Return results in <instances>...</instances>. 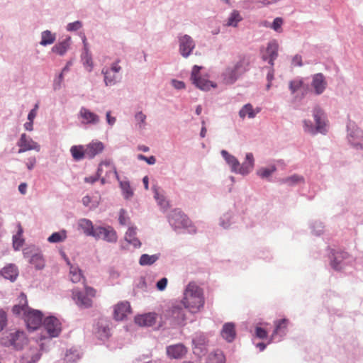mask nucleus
Segmentation results:
<instances>
[{"mask_svg":"<svg viewBox=\"0 0 363 363\" xmlns=\"http://www.w3.org/2000/svg\"><path fill=\"white\" fill-rule=\"evenodd\" d=\"M312 116L315 124L309 120L302 121L303 132L312 136L318 134L327 135L329 129L328 121L325 111L319 106H315L312 110Z\"/></svg>","mask_w":363,"mask_h":363,"instance_id":"nucleus-1","label":"nucleus"},{"mask_svg":"<svg viewBox=\"0 0 363 363\" xmlns=\"http://www.w3.org/2000/svg\"><path fill=\"white\" fill-rule=\"evenodd\" d=\"M190 313H195L204 305L203 290L196 283L190 282L184 291V298L181 301Z\"/></svg>","mask_w":363,"mask_h":363,"instance_id":"nucleus-2","label":"nucleus"},{"mask_svg":"<svg viewBox=\"0 0 363 363\" xmlns=\"http://www.w3.org/2000/svg\"><path fill=\"white\" fill-rule=\"evenodd\" d=\"M250 62L242 57L234 65H228L223 71L221 78L226 85H232L236 82L246 72L249 70Z\"/></svg>","mask_w":363,"mask_h":363,"instance_id":"nucleus-3","label":"nucleus"},{"mask_svg":"<svg viewBox=\"0 0 363 363\" xmlns=\"http://www.w3.org/2000/svg\"><path fill=\"white\" fill-rule=\"evenodd\" d=\"M169 225L175 230H186L188 233H196V229L189 218L181 210L176 208L170 211L167 216Z\"/></svg>","mask_w":363,"mask_h":363,"instance_id":"nucleus-4","label":"nucleus"},{"mask_svg":"<svg viewBox=\"0 0 363 363\" xmlns=\"http://www.w3.org/2000/svg\"><path fill=\"white\" fill-rule=\"evenodd\" d=\"M28 340L25 332L13 330L4 333L0 340V343L4 347H11L15 350H21L27 345Z\"/></svg>","mask_w":363,"mask_h":363,"instance_id":"nucleus-5","label":"nucleus"},{"mask_svg":"<svg viewBox=\"0 0 363 363\" xmlns=\"http://www.w3.org/2000/svg\"><path fill=\"white\" fill-rule=\"evenodd\" d=\"M186 310L184 303L181 301H175L171 303L164 313V316L173 325H183L186 318Z\"/></svg>","mask_w":363,"mask_h":363,"instance_id":"nucleus-6","label":"nucleus"},{"mask_svg":"<svg viewBox=\"0 0 363 363\" xmlns=\"http://www.w3.org/2000/svg\"><path fill=\"white\" fill-rule=\"evenodd\" d=\"M24 258L33 265L36 270H42L45 266V259L42 251L35 245L28 246L23 250Z\"/></svg>","mask_w":363,"mask_h":363,"instance_id":"nucleus-7","label":"nucleus"},{"mask_svg":"<svg viewBox=\"0 0 363 363\" xmlns=\"http://www.w3.org/2000/svg\"><path fill=\"white\" fill-rule=\"evenodd\" d=\"M347 140L354 149L363 150V130L354 122L349 121L347 124Z\"/></svg>","mask_w":363,"mask_h":363,"instance_id":"nucleus-8","label":"nucleus"},{"mask_svg":"<svg viewBox=\"0 0 363 363\" xmlns=\"http://www.w3.org/2000/svg\"><path fill=\"white\" fill-rule=\"evenodd\" d=\"M121 60L117 59L112 62L109 67H104L101 74L104 75V82L106 86H114L121 80L120 74L122 67L119 65Z\"/></svg>","mask_w":363,"mask_h":363,"instance_id":"nucleus-9","label":"nucleus"},{"mask_svg":"<svg viewBox=\"0 0 363 363\" xmlns=\"http://www.w3.org/2000/svg\"><path fill=\"white\" fill-rule=\"evenodd\" d=\"M177 38L179 53L184 58H188L196 48L195 40L189 35L182 33H179Z\"/></svg>","mask_w":363,"mask_h":363,"instance_id":"nucleus-10","label":"nucleus"},{"mask_svg":"<svg viewBox=\"0 0 363 363\" xmlns=\"http://www.w3.org/2000/svg\"><path fill=\"white\" fill-rule=\"evenodd\" d=\"M330 259L331 267L335 270L340 271L352 262V257L346 252L332 250Z\"/></svg>","mask_w":363,"mask_h":363,"instance_id":"nucleus-11","label":"nucleus"},{"mask_svg":"<svg viewBox=\"0 0 363 363\" xmlns=\"http://www.w3.org/2000/svg\"><path fill=\"white\" fill-rule=\"evenodd\" d=\"M208 342L206 334L202 332L195 333L192 336L194 353L198 356L205 354L208 347Z\"/></svg>","mask_w":363,"mask_h":363,"instance_id":"nucleus-12","label":"nucleus"},{"mask_svg":"<svg viewBox=\"0 0 363 363\" xmlns=\"http://www.w3.org/2000/svg\"><path fill=\"white\" fill-rule=\"evenodd\" d=\"M96 337L104 342L111 336V323L106 319H99L94 326Z\"/></svg>","mask_w":363,"mask_h":363,"instance_id":"nucleus-13","label":"nucleus"},{"mask_svg":"<svg viewBox=\"0 0 363 363\" xmlns=\"http://www.w3.org/2000/svg\"><path fill=\"white\" fill-rule=\"evenodd\" d=\"M43 326L50 338L59 336L62 331L60 321L53 315L46 317L43 320Z\"/></svg>","mask_w":363,"mask_h":363,"instance_id":"nucleus-14","label":"nucleus"},{"mask_svg":"<svg viewBox=\"0 0 363 363\" xmlns=\"http://www.w3.org/2000/svg\"><path fill=\"white\" fill-rule=\"evenodd\" d=\"M289 320L282 318L274 321V330L271 335L269 342H279L281 341L288 332Z\"/></svg>","mask_w":363,"mask_h":363,"instance_id":"nucleus-15","label":"nucleus"},{"mask_svg":"<svg viewBox=\"0 0 363 363\" xmlns=\"http://www.w3.org/2000/svg\"><path fill=\"white\" fill-rule=\"evenodd\" d=\"M93 238L96 240H103L108 242H116L117 241V234L115 230L111 227L95 226V230Z\"/></svg>","mask_w":363,"mask_h":363,"instance_id":"nucleus-16","label":"nucleus"},{"mask_svg":"<svg viewBox=\"0 0 363 363\" xmlns=\"http://www.w3.org/2000/svg\"><path fill=\"white\" fill-rule=\"evenodd\" d=\"M78 118L83 125H98L101 122L99 115L84 106L80 108L78 113Z\"/></svg>","mask_w":363,"mask_h":363,"instance_id":"nucleus-17","label":"nucleus"},{"mask_svg":"<svg viewBox=\"0 0 363 363\" xmlns=\"http://www.w3.org/2000/svg\"><path fill=\"white\" fill-rule=\"evenodd\" d=\"M17 146L19 147L18 153H22L29 150H35L36 152H40V145L26 133L21 135L17 142Z\"/></svg>","mask_w":363,"mask_h":363,"instance_id":"nucleus-18","label":"nucleus"},{"mask_svg":"<svg viewBox=\"0 0 363 363\" xmlns=\"http://www.w3.org/2000/svg\"><path fill=\"white\" fill-rule=\"evenodd\" d=\"M25 321L27 327L33 330L38 329L43 323V313L40 311L30 309L25 315Z\"/></svg>","mask_w":363,"mask_h":363,"instance_id":"nucleus-19","label":"nucleus"},{"mask_svg":"<svg viewBox=\"0 0 363 363\" xmlns=\"http://www.w3.org/2000/svg\"><path fill=\"white\" fill-rule=\"evenodd\" d=\"M279 44L276 40H270L267 43L265 52L262 55V60L274 67V61L278 57Z\"/></svg>","mask_w":363,"mask_h":363,"instance_id":"nucleus-20","label":"nucleus"},{"mask_svg":"<svg viewBox=\"0 0 363 363\" xmlns=\"http://www.w3.org/2000/svg\"><path fill=\"white\" fill-rule=\"evenodd\" d=\"M255 167V158L254 155L252 152H247L245 155V161L240 164L239 162V166L238 169V174H240L242 176L248 175L251 173Z\"/></svg>","mask_w":363,"mask_h":363,"instance_id":"nucleus-21","label":"nucleus"},{"mask_svg":"<svg viewBox=\"0 0 363 363\" xmlns=\"http://www.w3.org/2000/svg\"><path fill=\"white\" fill-rule=\"evenodd\" d=\"M328 86L325 76L322 73H316L312 76L311 86L316 95L322 94Z\"/></svg>","mask_w":363,"mask_h":363,"instance_id":"nucleus-22","label":"nucleus"},{"mask_svg":"<svg viewBox=\"0 0 363 363\" xmlns=\"http://www.w3.org/2000/svg\"><path fill=\"white\" fill-rule=\"evenodd\" d=\"M131 313L130 305L128 301H121L114 306L113 318L116 320H123Z\"/></svg>","mask_w":363,"mask_h":363,"instance_id":"nucleus-23","label":"nucleus"},{"mask_svg":"<svg viewBox=\"0 0 363 363\" xmlns=\"http://www.w3.org/2000/svg\"><path fill=\"white\" fill-rule=\"evenodd\" d=\"M82 41L84 43V49H83V52L81 55V61H82L84 68L89 72H91L94 68V62H93L91 55L88 48V45L86 43V38L85 35L83 36Z\"/></svg>","mask_w":363,"mask_h":363,"instance_id":"nucleus-24","label":"nucleus"},{"mask_svg":"<svg viewBox=\"0 0 363 363\" xmlns=\"http://www.w3.org/2000/svg\"><path fill=\"white\" fill-rule=\"evenodd\" d=\"M72 44L70 36H66L63 40L57 43L51 48V52L60 56H64L69 50Z\"/></svg>","mask_w":363,"mask_h":363,"instance_id":"nucleus-25","label":"nucleus"},{"mask_svg":"<svg viewBox=\"0 0 363 363\" xmlns=\"http://www.w3.org/2000/svg\"><path fill=\"white\" fill-rule=\"evenodd\" d=\"M73 299L79 307L89 308L91 306V299L84 291L79 289H73Z\"/></svg>","mask_w":363,"mask_h":363,"instance_id":"nucleus-26","label":"nucleus"},{"mask_svg":"<svg viewBox=\"0 0 363 363\" xmlns=\"http://www.w3.org/2000/svg\"><path fill=\"white\" fill-rule=\"evenodd\" d=\"M86 157L89 159H93L96 155L101 153L104 149V145L101 141H92L86 145Z\"/></svg>","mask_w":363,"mask_h":363,"instance_id":"nucleus-27","label":"nucleus"},{"mask_svg":"<svg viewBox=\"0 0 363 363\" xmlns=\"http://www.w3.org/2000/svg\"><path fill=\"white\" fill-rule=\"evenodd\" d=\"M1 274L4 279L13 282L18 276V269L14 264H8L1 269Z\"/></svg>","mask_w":363,"mask_h":363,"instance_id":"nucleus-28","label":"nucleus"},{"mask_svg":"<svg viewBox=\"0 0 363 363\" xmlns=\"http://www.w3.org/2000/svg\"><path fill=\"white\" fill-rule=\"evenodd\" d=\"M186 353V348L183 344H176L167 347L168 357L174 359H180Z\"/></svg>","mask_w":363,"mask_h":363,"instance_id":"nucleus-29","label":"nucleus"},{"mask_svg":"<svg viewBox=\"0 0 363 363\" xmlns=\"http://www.w3.org/2000/svg\"><path fill=\"white\" fill-rule=\"evenodd\" d=\"M41 353L38 348H30L25 352L21 359V363H36L41 357Z\"/></svg>","mask_w":363,"mask_h":363,"instance_id":"nucleus-30","label":"nucleus"},{"mask_svg":"<svg viewBox=\"0 0 363 363\" xmlns=\"http://www.w3.org/2000/svg\"><path fill=\"white\" fill-rule=\"evenodd\" d=\"M220 155L230 167V172L237 174L240 162L239 160L225 150H222L220 151Z\"/></svg>","mask_w":363,"mask_h":363,"instance_id":"nucleus-31","label":"nucleus"},{"mask_svg":"<svg viewBox=\"0 0 363 363\" xmlns=\"http://www.w3.org/2000/svg\"><path fill=\"white\" fill-rule=\"evenodd\" d=\"M221 336L228 342H232L236 336L235 325L233 323H226L223 325Z\"/></svg>","mask_w":363,"mask_h":363,"instance_id":"nucleus-32","label":"nucleus"},{"mask_svg":"<svg viewBox=\"0 0 363 363\" xmlns=\"http://www.w3.org/2000/svg\"><path fill=\"white\" fill-rule=\"evenodd\" d=\"M135 323L140 326H152L155 323L156 314L149 313L135 317Z\"/></svg>","mask_w":363,"mask_h":363,"instance_id":"nucleus-33","label":"nucleus"},{"mask_svg":"<svg viewBox=\"0 0 363 363\" xmlns=\"http://www.w3.org/2000/svg\"><path fill=\"white\" fill-rule=\"evenodd\" d=\"M117 181L119 183V186L121 189V193L123 198L125 200L130 199L133 196L134 192L130 186L129 180L127 179V177H124L123 179L119 177V180Z\"/></svg>","mask_w":363,"mask_h":363,"instance_id":"nucleus-34","label":"nucleus"},{"mask_svg":"<svg viewBox=\"0 0 363 363\" xmlns=\"http://www.w3.org/2000/svg\"><path fill=\"white\" fill-rule=\"evenodd\" d=\"M136 227H129L125 234V240L133 245L135 248H139L141 246V242L136 237Z\"/></svg>","mask_w":363,"mask_h":363,"instance_id":"nucleus-35","label":"nucleus"},{"mask_svg":"<svg viewBox=\"0 0 363 363\" xmlns=\"http://www.w3.org/2000/svg\"><path fill=\"white\" fill-rule=\"evenodd\" d=\"M78 227L81 229L86 236L93 237L95 226L92 222L86 218H81L78 220Z\"/></svg>","mask_w":363,"mask_h":363,"instance_id":"nucleus-36","label":"nucleus"},{"mask_svg":"<svg viewBox=\"0 0 363 363\" xmlns=\"http://www.w3.org/2000/svg\"><path fill=\"white\" fill-rule=\"evenodd\" d=\"M20 303L19 305H15L13 307L12 311L14 314L21 315L23 313L24 315L27 313L29 310V307L28 306L27 298L26 296L22 293L19 296Z\"/></svg>","mask_w":363,"mask_h":363,"instance_id":"nucleus-37","label":"nucleus"},{"mask_svg":"<svg viewBox=\"0 0 363 363\" xmlns=\"http://www.w3.org/2000/svg\"><path fill=\"white\" fill-rule=\"evenodd\" d=\"M82 353L79 348L72 347L67 350L65 356L66 363H76L82 357Z\"/></svg>","mask_w":363,"mask_h":363,"instance_id":"nucleus-38","label":"nucleus"},{"mask_svg":"<svg viewBox=\"0 0 363 363\" xmlns=\"http://www.w3.org/2000/svg\"><path fill=\"white\" fill-rule=\"evenodd\" d=\"M57 34L50 30H45L40 33V45L44 47L52 45L56 40Z\"/></svg>","mask_w":363,"mask_h":363,"instance_id":"nucleus-39","label":"nucleus"},{"mask_svg":"<svg viewBox=\"0 0 363 363\" xmlns=\"http://www.w3.org/2000/svg\"><path fill=\"white\" fill-rule=\"evenodd\" d=\"M260 108H257L256 110L253 108L251 104H246L244 105L239 111V116L244 119L246 116L249 118H254L256 115L259 113Z\"/></svg>","mask_w":363,"mask_h":363,"instance_id":"nucleus-40","label":"nucleus"},{"mask_svg":"<svg viewBox=\"0 0 363 363\" xmlns=\"http://www.w3.org/2000/svg\"><path fill=\"white\" fill-rule=\"evenodd\" d=\"M235 214L229 211L223 213L219 218V225L224 229H228L235 223Z\"/></svg>","mask_w":363,"mask_h":363,"instance_id":"nucleus-41","label":"nucleus"},{"mask_svg":"<svg viewBox=\"0 0 363 363\" xmlns=\"http://www.w3.org/2000/svg\"><path fill=\"white\" fill-rule=\"evenodd\" d=\"M70 153L74 161L79 162L86 157V149L83 145H73L70 148Z\"/></svg>","mask_w":363,"mask_h":363,"instance_id":"nucleus-42","label":"nucleus"},{"mask_svg":"<svg viewBox=\"0 0 363 363\" xmlns=\"http://www.w3.org/2000/svg\"><path fill=\"white\" fill-rule=\"evenodd\" d=\"M102 165H104L105 167V177L107 178H110L111 176H113L116 180H119V175L117 172L115 164L109 160L102 161Z\"/></svg>","mask_w":363,"mask_h":363,"instance_id":"nucleus-43","label":"nucleus"},{"mask_svg":"<svg viewBox=\"0 0 363 363\" xmlns=\"http://www.w3.org/2000/svg\"><path fill=\"white\" fill-rule=\"evenodd\" d=\"M192 83L199 89L203 91H208L211 87H216V84L212 82L199 77L198 79H195L192 81Z\"/></svg>","mask_w":363,"mask_h":363,"instance_id":"nucleus-44","label":"nucleus"},{"mask_svg":"<svg viewBox=\"0 0 363 363\" xmlns=\"http://www.w3.org/2000/svg\"><path fill=\"white\" fill-rule=\"evenodd\" d=\"M281 182L290 186H294L300 184H303L305 182V179L303 176L295 174L282 179Z\"/></svg>","mask_w":363,"mask_h":363,"instance_id":"nucleus-45","label":"nucleus"},{"mask_svg":"<svg viewBox=\"0 0 363 363\" xmlns=\"http://www.w3.org/2000/svg\"><path fill=\"white\" fill-rule=\"evenodd\" d=\"M160 257V254H154L152 255L143 254L139 259V264L141 266H150L155 263Z\"/></svg>","mask_w":363,"mask_h":363,"instance_id":"nucleus-46","label":"nucleus"},{"mask_svg":"<svg viewBox=\"0 0 363 363\" xmlns=\"http://www.w3.org/2000/svg\"><path fill=\"white\" fill-rule=\"evenodd\" d=\"M207 363H225V358L223 352L220 350H216L208 355Z\"/></svg>","mask_w":363,"mask_h":363,"instance_id":"nucleus-47","label":"nucleus"},{"mask_svg":"<svg viewBox=\"0 0 363 363\" xmlns=\"http://www.w3.org/2000/svg\"><path fill=\"white\" fill-rule=\"evenodd\" d=\"M152 191L154 192V198L157 201V204L160 206L161 209L163 211H165L169 208V202L166 199V198L162 195L160 194L159 191L157 188V186L152 187Z\"/></svg>","mask_w":363,"mask_h":363,"instance_id":"nucleus-48","label":"nucleus"},{"mask_svg":"<svg viewBox=\"0 0 363 363\" xmlns=\"http://www.w3.org/2000/svg\"><path fill=\"white\" fill-rule=\"evenodd\" d=\"M277 171L275 165H272L270 167H261L257 170V175L261 179H269L273 173Z\"/></svg>","mask_w":363,"mask_h":363,"instance_id":"nucleus-49","label":"nucleus"},{"mask_svg":"<svg viewBox=\"0 0 363 363\" xmlns=\"http://www.w3.org/2000/svg\"><path fill=\"white\" fill-rule=\"evenodd\" d=\"M69 276L73 283H78L83 278L82 270L75 265H71L69 268Z\"/></svg>","mask_w":363,"mask_h":363,"instance_id":"nucleus-50","label":"nucleus"},{"mask_svg":"<svg viewBox=\"0 0 363 363\" xmlns=\"http://www.w3.org/2000/svg\"><path fill=\"white\" fill-rule=\"evenodd\" d=\"M22 234L23 228L19 225L17 233L13 236V247L15 250H18L23 245L24 240L21 238Z\"/></svg>","mask_w":363,"mask_h":363,"instance_id":"nucleus-51","label":"nucleus"},{"mask_svg":"<svg viewBox=\"0 0 363 363\" xmlns=\"http://www.w3.org/2000/svg\"><path fill=\"white\" fill-rule=\"evenodd\" d=\"M67 238V232L62 230L59 232L53 233L50 236L48 237V241L50 243H57L65 240Z\"/></svg>","mask_w":363,"mask_h":363,"instance_id":"nucleus-52","label":"nucleus"},{"mask_svg":"<svg viewBox=\"0 0 363 363\" xmlns=\"http://www.w3.org/2000/svg\"><path fill=\"white\" fill-rule=\"evenodd\" d=\"M242 20L240 13L237 10H234L229 16L226 26L237 27L238 23Z\"/></svg>","mask_w":363,"mask_h":363,"instance_id":"nucleus-53","label":"nucleus"},{"mask_svg":"<svg viewBox=\"0 0 363 363\" xmlns=\"http://www.w3.org/2000/svg\"><path fill=\"white\" fill-rule=\"evenodd\" d=\"M303 87V81L302 79L296 78L291 80L289 83V89L292 95Z\"/></svg>","mask_w":363,"mask_h":363,"instance_id":"nucleus-54","label":"nucleus"},{"mask_svg":"<svg viewBox=\"0 0 363 363\" xmlns=\"http://www.w3.org/2000/svg\"><path fill=\"white\" fill-rule=\"evenodd\" d=\"M312 232L315 235H320L323 232V224L320 221H314L311 224Z\"/></svg>","mask_w":363,"mask_h":363,"instance_id":"nucleus-55","label":"nucleus"},{"mask_svg":"<svg viewBox=\"0 0 363 363\" xmlns=\"http://www.w3.org/2000/svg\"><path fill=\"white\" fill-rule=\"evenodd\" d=\"M83 27V23L81 21H76L67 23L66 30L68 32H75L80 30Z\"/></svg>","mask_w":363,"mask_h":363,"instance_id":"nucleus-56","label":"nucleus"},{"mask_svg":"<svg viewBox=\"0 0 363 363\" xmlns=\"http://www.w3.org/2000/svg\"><path fill=\"white\" fill-rule=\"evenodd\" d=\"M135 119L138 122V128L140 129L145 128V125H146L145 124L146 116L142 111H139L135 113Z\"/></svg>","mask_w":363,"mask_h":363,"instance_id":"nucleus-57","label":"nucleus"},{"mask_svg":"<svg viewBox=\"0 0 363 363\" xmlns=\"http://www.w3.org/2000/svg\"><path fill=\"white\" fill-rule=\"evenodd\" d=\"M283 19L280 17H277L274 19L273 21V23L271 26V28H272L274 30H275L276 32L277 33H281L282 29H281V26L283 24Z\"/></svg>","mask_w":363,"mask_h":363,"instance_id":"nucleus-58","label":"nucleus"},{"mask_svg":"<svg viewBox=\"0 0 363 363\" xmlns=\"http://www.w3.org/2000/svg\"><path fill=\"white\" fill-rule=\"evenodd\" d=\"M118 221L122 225H126L129 223L130 218L127 216L126 211L123 208L120 210Z\"/></svg>","mask_w":363,"mask_h":363,"instance_id":"nucleus-59","label":"nucleus"},{"mask_svg":"<svg viewBox=\"0 0 363 363\" xmlns=\"http://www.w3.org/2000/svg\"><path fill=\"white\" fill-rule=\"evenodd\" d=\"M64 80V74L62 73H60L54 79L53 82V89L54 90H59L61 89L62 83Z\"/></svg>","mask_w":363,"mask_h":363,"instance_id":"nucleus-60","label":"nucleus"},{"mask_svg":"<svg viewBox=\"0 0 363 363\" xmlns=\"http://www.w3.org/2000/svg\"><path fill=\"white\" fill-rule=\"evenodd\" d=\"M7 325V314L5 311L0 309V332L2 331Z\"/></svg>","mask_w":363,"mask_h":363,"instance_id":"nucleus-61","label":"nucleus"},{"mask_svg":"<svg viewBox=\"0 0 363 363\" xmlns=\"http://www.w3.org/2000/svg\"><path fill=\"white\" fill-rule=\"evenodd\" d=\"M138 159L139 160H143V161H145L148 164H155V162H156V158L155 156H150V157H146L143 155H138Z\"/></svg>","mask_w":363,"mask_h":363,"instance_id":"nucleus-62","label":"nucleus"},{"mask_svg":"<svg viewBox=\"0 0 363 363\" xmlns=\"http://www.w3.org/2000/svg\"><path fill=\"white\" fill-rule=\"evenodd\" d=\"M167 279L166 277H163L160 279L156 284V287L159 291H163L166 289L167 285Z\"/></svg>","mask_w":363,"mask_h":363,"instance_id":"nucleus-63","label":"nucleus"},{"mask_svg":"<svg viewBox=\"0 0 363 363\" xmlns=\"http://www.w3.org/2000/svg\"><path fill=\"white\" fill-rule=\"evenodd\" d=\"M256 336L260 339L266 338L267 336V332L265 329L261 327H257L255 329Z\"/></svg>","mask_w":363,"mask_h":363,"instance_id":"nucleus-64","label":"nucleus"}]
</instances>
